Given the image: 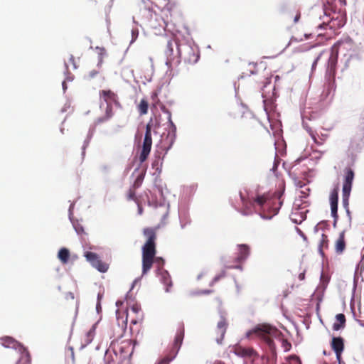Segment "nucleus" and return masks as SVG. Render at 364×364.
<instances>
[{
    "label": "nucleus",
    "instance_id": "f257e3e1",
    "mask_svg": "<svg viewBox=\"0 0 364 364\" xmlns=\"http://www.w3.org/2000/svg\"><path fill=\"white\" fill-rule=\"evenodd\" d=\"M143 234L146 237V241L142 247V275L146 274L152 267L154 262L159 266H163L164 260L161 257H156V231L153 228H146L143 230Z\"/></svg>",
    "mask_w": 364,
    "mask_h": 364
},
{
    "label": "nucleus",
    "instance_id": "f03ea898",
    "mask_svg": "<svg viewBox=\"0 0 364 364\" xmlns=\"http://www.w3.org/2000/svg\"><path fill=\"white\" fill-rule=\"evenodd\" d=\"M252 334H256L261 338L268 346L269 349L272 353L276 351V346L273 338H279L282 333L276 327L267 323H261L257 325L253 329L247 333V336L250 337Z\"/></svg>",
    "mask_w": 364,
    "mask_h": 364
},
{
    "label": "nucleus",
    "instance_id": "7ed1b4c3",
    "mask_svg": "<svg viewBox=\"0 0 364 364\" xmlns=\"http://www.w3.org/2000/svg\"><path fill=\"white\" fill-rule=\"evenodd\" d=\"M282 195L283 191H279L275 192L271 197L269 195L259 196L254 199V202L264 210H269L272 215H276L283 203Z\"/></svg>",
    "mask_w": 364,
    "mask_h": 364
},
{
    "label": "nucleus",
    "instance_id": "20e7f679",
    "mask_svg": "<svg viewBox=\"0 0 364 364\" xmlns=\"http://www.w3.org/2000/svg\"><path fill=\"white\" fill-rule=\"evenodd\" d=\"M184 325L182 323L178 328L173 346L168 353L166 354L158 363V364H168L172 361L178 354L179 349L182 345L183 340L184 338Z\"/></svg>",
    "mask_w": 364,
    "mask_h": 364
},
{
    "label": "nucleus",
    "instance_id": "39448f33",
    "mask_svg": "<svg viewBox=\"0 0 364 364\" xmlns=\"http://www.w3.org/2000/svg\"><path fill=\"white\" fill-rule=\"evenodd\" d=\"M344 43L342 41H337L331 48V54L328 58L326 69V75L328 76L330 80L334 81L335 75L336 73V66L338 63V50L340 47Z\"/></svg>",
    "mask_w": 364,
    "mask_h": 364
},
{
    "label": "nucleus",
    "instance_id": "423d86ee",
    "mask_svg": "<svg viewBox=\"0 0 364 364\" xmlns=\"http://www.w3.org/2000/svg\"><path fill=\"white\" fill-rule=\"evenodd\" d=\"M152 146L151 125L148 123L146 126V132L142 145V149L139 155V161L144 163L148 158Z\"/></svg>",
    "mask_w": 364,
    "mask_h": 364
},
{
    "label": "nucleus",
    "instance_id": "0eeeda50",
    "mask_svg": "<svg viewBox=\"0 0 364 364\" xmlns=\"http://www.w3.org/2000/svg\"><path fill=\"white\" fill-rule=\"evenodd\" d=\"M165 53L167 57L166 65L171 67L176 58L181 57V53L176 41L170 40L167 42Z\"/></svg>",
    "mask_w": 364,
    "mask_h": 364
},
{
    "label": "nucleus",
    "instance_id": "6e6552de",
    "mask_svg": "<svg viewBox=\"0 0 364 364\" xmlns=\"http://www.w3.org/2000/svg\"><path fill=\"white\" fill-rule=\"evenodd\" d=\"M354 171L350 168H345V176L343 184V200L348 202L352 188V183L354 178Z\"/></svg>",
    "mask_w": 364,
    "mask_h": 364
},
{
    "label": "nucleus",
    "instance_id": "1a4fd4ad",
    "mask_svg": "<svg viewBox=\"0 0 364 364\" xmlns=\"http://www.w3.org/2000/svg\"><path fill=\"white\" fill-rule=\"evenodd\" d=\"M228 325L229 323L226 316L223 314H221L220 319L217 323L216 328L214 331V338L218 344L222 343Z\"/></svg>",
    "mask_w": 364,
    "mask_h": 364
},
{
    "label": "nucleus",
    "instance_id": "9d476101",
    "mask_svg": "<svg viewBox=\"0 0 364 364\" xmlns=\"http://www.w3.org/2000/svg\"><path fill=\"white\" fill-rule=\"evenodd\" d=\"M346 16L343 14H336L334 13L331 20L327 23H323L320 24L318 28H321L323 27L328 26L331 29H337L343 27L346 23Z\"/></svg>",
    "mask_w": 364,
    "mask_h": 364
},
{
    "label": "nucleus",
    "instance_id": "9b49d317",
    "mask_svg": "<svg viewBox=\"0 0 364 364\" xmlns=\"http://www.w3.org/2000/svg\"><path fill=\"white\" fill-rule=\"evenodd\" d=\"M234 353L238 356L252 360L258 357L257 353L252 348L245 347L240 345L235 346Z\"/></svg>",
    "mask_w": 364,
    "mask_h": 364
},
{
    "label": "nucleus",
    "instance_id": "f8f14e48",
    "mask_svg": "<svg viewBox=\"0 0 364 364\" xmlns=\"http://www.w3.org/2000/svg\"><path fill=\"white\" fill-rule=\"evenodd\" d=\"M100 97L107 103V105L113 103L118 106L120 105L117 95L110 90L100 91Z\"/></svg>",
    "mask_w": 364,
    "mask_h": 364
},
{
    "label": "nucleus",
    "instance_id": "ddd939ff",
    "mask_svg": "<svg viewBox=\"0 0 364 364\" xmlns=\"http://www.w3.org/2000/svg\"><path fill=\"white\" fill-rule=\"evenodd\" d=\"M331 346L336 355L337 359L339 360L344 349L343 339L341 337H333L332 338Z\"/></svg>",
    "mask_w": 364,
    "mask_h": 364
},
{
    "label": "nucleus",
    "instance_id": "4468645a",
    "mask_svg": "<svg viewBox=\"0 0 364 364\" xmlns=\"http://www.w3.org/2000/svg\"><path fill=\"white\" fill-rule=\"evenodd\" d=\"M0 343L5 348H11L17 349L18 348L19 351L22 352L21 347H24L20 343H18L16 340L10 336H4L0 338Z\"/></svg>",
    "mask_w": 364,
    "mask_h": 364
},
{
    "label": "nucleus",
    "instance_id": "2eb2a0df",
    "mask_svg": "<svg viewBox=\"0 0 364 364\" xmlns=\"http://www.w3.org/2000/svg\"><path fill=\"white\" fill-rule=\"evenodd\" d=\"M186 54L184 57V60L188 64H194L196 63L199 59V53L198 52L195 51L191 47H186Z\"/></svg>",
    "mask_w": 364,
    "mask_h": 364
},
{
    "label": "nucleus",
    "instance_id": "dca6fc26",
    "mask_svg": "<svg viewBox=\"0 0 364 364\" xmlns=\"http://www.w3.org/2000/svg\"><path fill=\"white\" fill-rule=\"evenodd\" d=\"M345 235V231H342L335 242V251L338 255L342 254L346 249V243Z\"/></svg>",
    "mask_w": 364,
    "mask_h": 364
},
{
    "label": "nucleus",
    "instance_id": "f3484780",
    "mask_svg": "<svg viewBox=\"0 0 364 364\" xmlns=\"http://www.w3.org/2000/svg\"><path fill=\"white\" fill-rule=\"evenodd\" d=\"M250 255V247L247 245H238V253L236 257V261L238 263L244 262Z\"/></svg>",
    "mask_w": 364,
    "mask_h": 364
},
{
    "label": "nucleus",
    "instance_id": "a211bd4d",
    "mask_svg": "<svg viewBox=\"0 0 364 364\" xmlns=\"http://www.w3.org/2000/svg\"><path fill=\"white\" fill-rule=\"evenodd\" d=\"M336 322L333 325V329L334 331H339L343 328L346 326V316L343 314H338L336 316Z\"/></svg>",
    "mask_w": 364,
    "mask_h": 364
},
{
    "label": "nucleus",
    "instance_id": "6ab92c4d",
    "mask_svg": "<svg viewBox=\"0 0 364 364\" xmlns=\"http://www.w3.org/2000/svg\"><path fill=\"white\" fill-rule=\"evenodd\" d=\"M21 348L22 352L16 364H31V357L28 349L25 347Z\"/></svg>",
    "mask_w": 364,
    "mask_h": 364
},
{
    "label": "nucleus",
    "instance_id": "aec40b11",
    "mask_svg": "<svg viewBox=\"0 0 364 364\" xmlns=\"http://www.w3.org/2000/svg\"><path fill=\"white\" fill-rule=\"evenodd\" d=\"M70 256V251L68 249L65 247H63L60 249V250L58 251V258L63 264H67L68 262Z\"/></svg>",
    "mask_w": 364,
    "mask_h": 364
},
{
    "label": "nucleus",
    "instance_id": "412c9836",
    "mask_svg": "<svg viewBox=\"0 0 364 364\" xmlns=\"http://www.w3.org/2000/svg\"><path fill=\"white\" fill-rule=\"evenodd\" d=\"M92 266L96 268L100 272H106L109 269L108 264L102 262L100 258L92 264Z\"/></svg>",
    "mask_w": 364,
    "mask_h": 364
},
{
    "label": "nucleus",
    "instance_id": "4be33fe9",
    "mask_svg": "<svg viewBox=\"0 0 364 364\" xmlns=\"http://www.w3.org/2000/svg\"><path fill=\"white\" fill-rule=\"evenodd\" d=\"M149 102L146 99H142L137 106L140 115L146 114L148 112Z\"/></svg>",
    "mask_w": 364,
    "mask_h": 364
},
{
    "label": "nucleus",
    "instance_id": "5701e85b",
    "mask_svg": "<svg viewBox=\"0 0 364 364\" xmlns=\"http://www.w3.org/2000/svg\"><path fill=\"white\" fill-rule=\"evenodd\" d=\"M328 247V236L325 234H322L321 238L320 240V243L318 245L319 252L323 255V249H327Z\"/></svg>",
    "mask_w": 364,
    "mask_h": 364
},
{
    "label": "nucleus",
    "instance_id": "b1692460",
    "mask_svg": "<svg viewBox=\"0 0 364 364\" xmlns=\"http://www.w3.org/2000/svg\"><path fill=\"white\" fill-rule=\"evenodd\" d=\"M113 116L112 105H107L105 109V115L99 119V122H103L111 119Z\"/></svg>",
    "mask_w": 364,
    "mask_h": 364
},
{
    "label": "nucleus",
    "instance_id": "393cba45",
    "mask_svg": "<svg viewBox=\"0 0 364 364\" xmlns=\"http://www.w3.org/2000/svg\"><path fill=\"white\" fill-rule=\"evenodd\" d=\"M288 18H293L294 23H297L301 17V12L299 9H294L287 14Z\"/></svg>",
    "mask_w": 364,
    "mask_h": 364
},
{
    "label": "nucleus",
    "instance_id": "a878e982",
    "mask_svg": "<svg viewBox=\"0 0 364 364\" xmlns=\"http://www.w3.org/2000/svg\"><path fill=\"white\" fill-rule=\"evenodd\" d=\"M136 188L131 187L127 193V199L128 200H134L136 203H138L139 200L136 196Z\"/></svg>",
    "mask_w": 364,
    "mask_h": 364
},
{
    "label": "nucleus",
    "instance_id": "bb28decb",
    "mask_svg": "<svg viewBox=\"0 0 364 364\" xmlns=\"http://www.w3.org/2000/svg\"><path fill=\"white\" fill-rule=\"evenodd\" d=\"M84 256L91 264L95 263V262L99 259L98 255L96 253L92 252H85Z\"/></svg>",
    "mask_w": 364,
    "mask_h": 364
},
{
    "label": "nucleus",
    "instance_id": "cd10ccee",
    "mask_svg": "<svg viewBox=\"0 0 364 364\" xmlns=\"http://www.w3.org/2000/svg\"><path fill=\"white\" fill-rule=\"evenodd\" d=\"M146 171H143L136 178L132 187L138 188L141 186L145 176Z\"/></svg>",
    "mask_w": 364,
    "mask_h": 364
},
{
    "label": "nucleus",
    "instance_id": "c85d7f7f",
    "mask_svg": "<svg viewBox=\"0 0 364 364\" xmlns=\"http://www.w3.org/2000/svg\"><path fill=\"white\" fill-rule=\"evenodd\" d=\"M257 65V63H249L248 68L247 69V71L245 73H244V74H245L247 75L257 74V71L256 70Z\"/></svg>",
    "mask_w": 364,
    "mask_h": 364
},
{
    "label": "nucleus",
    "instance_id": "c756f323",
    "mask_svg": "<svg viewBox=\"0 0 364 364\" xmlns=\"http://www.w3.org/2000/svg\"><path fill=\"white\" fill-rule=\"evenodd\" d=\"M96 49L99 50V60H98V66L100 67L103 63V58L106 55V50L104 48L97 47Z\"/></svg>",
    "mask_w": 364,
    "mask_h": 364
},
{
    "label": "nucleus",
    "instance_id": "7c9ffc66",
    "mask_svg": "<svg viewBox=\"0 0 364 364\" xmlns=\"http://www.w3.org/2000/svg\"><path fill=\"white\" fill-rule=\"evenodd\" d=\"M338 191L335 188L332 191L330 195V203H338Z\"/></svg>",
    "mask_w": 364,
    "mask_h": 364
},
{
    "label": "nucleus",
    "instance_id": "2f4dec72",
    "mask_svg": "<svg viewBox=\"0 0 364 364\" xmlns=\"http://www.w3.org/2000/svg\"><path fill=\"white\" fill-rule=\"evenodd\" d=\"M331 215L334 218L335 221L338 218V203H331Z\"/></svg>",
    "mask_w": 364,
    "mask_h": 364
},
{
    "label": "nucleus",
    "instance_id": "473e14b6",
    "mask_svg": "<svg viewBox=\"0 0 364 364\" xmlns=\"http://www.w3.org/2000/svg\"><path fill=\"white\" fill-rule=\"evenodd\" d=\"M96 329V325H93L87 333V342L90 343L92 341Z\"/></svg>",
    "mask_w": 364,
    "mask_h": 364
},
{
    "label": "nucleus",
    "instance_id": "72a5a7b5",
    "mask_svg": "<svg viewBox=\"0 0 364 364\" xmlns=\"http://www.w3.org/2000/svg\"><path fill=\"white\" fill-rule=\"evenodd\" d=\"M99 73H100L99 70H92L87 73V75H86V78L87 80L93 79V78L96 77Z\"/></svg>",
    "mask_w": 364,
    "mask_h": 364
},
{
    "label": "nucleus",
    "instance_id": "f704fd0d",
    "mask_svg": "<svg viewBox=\"0 0 364 364\" xmlns=\"http://www.w3.org/2000/svg\"><path fill=\"white\" fill-rule=\"evenodd\" d=\"M282 346L284 348L285 351H288L290 350L291 345L287 339H282Z\"/></svg>",
    "mask_w": 364,
    "mask_h": 364
},
{
    "label": "nucleus",
    "instance_id": "c9c22d12",
    "mask_svg": "<svg viewBox=\"0 0 364 364\" xmlns=\"http://www.w3.org/2000/svg\"><path fill=\"white\" fill-rule=\"evenodd\" d=\"M161 109L164 112L168 114V122L173 125V122L171 121V112H169V110L166 108L165 106L162 105L161 106Z\"/></svg>",
    "mask_w": 364,
    "mask_h": 364
},
{
    "label": "nucleus",
    "instance_id": "e433bc0d",
    "mask_svg": "<svg viewBox=\"0 0 364 364\" xmlns=\"http://www.w3.org/2000/svg\"><path fill=\"white\" fill-rule=\"evenodd\" d=\"M75 229L78 235H82V233H85L83 228L80 225H75Z\"/></svg>",
    "mask_w": 364,
    "mask_h": 364
},
{
    "label": "nucleus",
    "instance_id": "4c0bfd02",
    "mask_svg": "<svg viewBox=\"0 0 364 364\" xmlns=\"http://www.w3.org/2000/svg\"><path fill=\"white\" fill-rule=\"evenodd\" d=\"M223 277H224V274L215 277L214 279H213L212 283L217 282L220 278H222Z\"/></svg>",
    "mask_w": 364,
    "mask_h": 364
},
{
    "label": "nucleus",
    "instance_id": "58836bf2",
    "mask_svg": "<svg viewBox=\"0 0 364 364\" xmlns=\"http://www.w3.org/2000/svg\"><path fill=\"white\" fill-rule=\"evenodd\" d=\"M136 204H137V206H138V213H139V215H141L142 213H143V208H142L139 201Z\"/></svg>",
    "mask_w": 364,
    "mask_h": 364
},
{
    "label": "nucleus",
    "instance_id": "ea45409f",
    "mask_svg": "<svg viewBox=\"0 0 364 364\" xmlns=\"http://www.w3.org/2000/svg\"><path fill=\"white\" fill-rule=\"evenodd\" d=\"M299 279L300 281H302L305 278V271H304L303 272H301L299 274Z\"/></svg>",
    "mask_w": 364,
    "mask_h": 364
},
{
    "label": "nucleus",
    "instance_id": "a19ab883",
    "mask_svg": "<svg viewBox=\"0 0 364 364\" xmlns=\"http://www.w3.org/2000/svg\"><path fill=\"white\" fill-rule=\"evenodd\" d=\"M70 61L73 64L74 68H76L77 66L75 65V59H74V57L73 55L70 56Z\"/></svg>",
    "mask_w": 364,
    "mask_h": 364
},
{
    "label": "nucleus",
    "instance_id": "79ce46f5",
    "mask_svg": "<svg viewBox=\"0 0 364 364\" xmlns=\"http://www.w3.org/2000/svg\"><path fill=\"white\" fill-rule=\"evenodd\" d=\"M164 283L167 285L170 284H171L170 279L168 277L166 278L164 277Z\"/></svg>",
    "mask_w": 364,
    "mask_h": 364
},
{
    "label": "nucleus",
    "instance_id": "37998d69",
    "mask_svg": "<svg viewBox=\"0 0 364 364\" xmlns=\"http://www.w3.org/2000/svg\"><path fill=\"white\" fill-rule=\"evenodd\" d=\"M138 309H139V308H138V306H132V310L134 312H135V313H136V312L138 311Z\"/></svg>",
    "mask_w": 364,
    "mask_h": 364
},
{
    "label": "nucleus",
    "instance_id": "c03bdc74",
    "mask_svg": "<svg viewBox=\"0 0 364 364\" xmlns=\"http://www.w3.org/2000/svg\"><path fill=\"white\" fill-rule=\"evenodd\" d=\"M214 364H225L224 363L221 362V361H215L214 363Z\"/></svg>",
    "mask_w": 364,
    "mask_h": 364
},
{
    "label": "nucleus",
    "instance_id": "a18cd8bd",
    "mask_svg": "<svg viewBox=\"0 0 364 364\" xmlns=\"http://www.w3.org/2000/svg\"><path fill=\"white\" fill-rule=\"evenodd\" d=\"M310 134L314 138V139L316 140V137L311 132H310Z\"/></svg>",
    "mask_w": 364,
    "mask_h": 364
},
{
    "label": "nucleus",
    "instance_id": "49530a36",
    "mask_svg": "<svg viewBox=\"0 0 364 364\" xmlns=\"http://www.w3.org/2000/svg\"><path fill=\"white\" fill-rule=\"evenodd\" d=\"M240 197H241V199H242V202L244 203V198H243L241 193H240Z\"/></svg>",
    "mask_w": 364,
    "mask_h": 364
},
{
    "label": "nucleus",
    "instance_id": "de8ad7c7",
    "mask_svg": "<svg viewBox=\"0 0 364 364\" xmlns=\"http://www.w3.org/2000/svg\"><path fill=\"white\" fill-rule=\"evenodd\" d=\"M210 292V291H209V290L205 291V294H209Z\"/></svg>",
    "mask_w": 364,
    "mask_h": 364
},
{
    "label": "nucleus",
    "instance_id": "09e8293b",
    "mask_svg": "<svg viewBox=\"0 0 364 364\" xmlns=\"http://www.w3.org/2000/svg\"><path fill=\"white\" fill-rule=\"evenodd\" d=\"M132 323L135 324L136 323V321H132Z\"/></svg>",
    "mask_w": 364,
    "mask_h": 364
},
{
    "label": "nucleus",
    "instance_id": "8fccbe9b",
    "mask_svg": "<svg viewBox=\"0 0 364 364\" xmlns=\"http://www.w3.org/2000/svg\"><path fill=\"white\" fill-rule=\"evenodd\" d=\"M180 60L177 59L176 63H179Z\"/></svg>",
    "mask_w": 364,
    "mask_h": 364
}]
</instances>
